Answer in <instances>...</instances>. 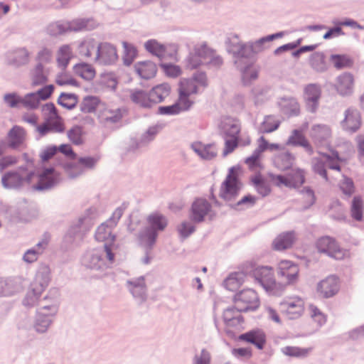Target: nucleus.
<instances>
[{"mask_svg":"<svg viewBox=\"0 0 364 364\" xmlns=\"http://www.w3.org/2000/svg\"><path fill=\"white\" fill-rule=\"evenodd\" d=\"M363 202L360 197L355 196L354 197L351 208H350V214L351 217L358 221H361L363 219Z\"/></svg>","mask_w":364,"mask_h":364,"instance_id":"nucleus-47","label":"nucleus"},{"mask_svg":"<svg viewBox=\"0 0 364 364\" xmlns=\"http://www.w3.org/2000/svg\"><path fill=\"white\" fill-rule=\"evenodd\" d=\"M316 247L320 253H323L336 259H343L348 256V252L341 247L338 242L329 236L318 238L316 242Z\"/></svg>","mask_w":364,"mask_h":364,"instance_id":"nucleus-6","label":"nucleus"},{"mask_svg":"<svg viewBox=\"0 0 364 364\" xmlns=\"http://www.w3.org/2000/svg\"><path fill=\"white\" fill-rule=\"evenodd\" d=\"M280 112L287 117L298 116L300 114V105L294 97H282L278 100Z\"/></svg>","mask_w":364,"mask_h":364,"instance_id":"nucleus-24","label":"nucleus"},{"mask_svg":"<svg viewBox=\"0 0 364 364\" xmlns=\"http://www.w3.org/2000/svg\"><path fill=\"white\" fill-rule=\"evenodd\" d=\"M171 92V86L168 83H161L154 87L150 91L152 105L163 102Z\"/></svg>","mask_w":364,"mask_h":364,"instance_id":"nucleus-34","label":"nucleus"},{"mask_svg":"<svg viewBox=\"0 0 364 364\" xmlns=\"http://www.w3.org/2000/svg\"><path fill=\"white\" fill-rule=\"evenodd\" d=\"M203 63H204L203 60H201V59L194 53L193 50L189 53L186 60V66L190 70L196 69Z\"/></svg>","mask_w":364,"mask_h":364,"instance_id":"nucleus-64","label":"nucleus"},{"mask_svg":"<svg viewBox=\"0 0 364 364\" xmlns=\"http://www.w3.org/2000/svg\"><path fill=\"white\" fill-rule=\"evenodd\" d=\"M246 275L243 272H233L224 281V287L229 291H235L245 282Z\"/></svg>","mask_w":364,"mask_h":364,"instance_id":"nucleus-39","label":"nucleus"},{"mask_svg":"<svg viewBox=\"0 0 364 364\" xmlns=\"http://www.w3.org/2000/svg\"><path fill=\"white\" fill-rule=\"evenodd\" d=\"M131 286V292L135 297L144 298L145 295L146 287L144 280L143 279H139L137 282H129Z\"/></svg>","mask_w":364,"mask_h":364,"instance_id":"nucleus-61","label":"nucleus"},{"mask_svg":"<svg viewBox=\"0 0 364 364\" xmlns=\"http://www.w3.org/2000/svg\"><path fill=\"white\" fill-rule=\"evenodd\" d=\"M243 311L238 310L234 307L226 309L223 315V321L227 327L232 328L240 326L243 322V317L241 315Z\"/></svg>","mask_w":364,"mask_h":364,"instance_id":"nucleus-32","label":"nucleus"},{"mask_svg":"<svg viewBox=\"0 0 364 364\" xmlns=\"http://www.w3.org/2000/svg\"><path fill=\"white\" fill-rule=\"evenodd\" d=\"M122 45L124 48L123 62L125 65L129 66L136 58L137 50L132 44L127 42H123Z\"/></svg>","mask_w":364,"mask_h":364,"instance_id":"nucleus-48","label":"nucleus"},{"mask_svg":"<svg viewBox=\"0 0 364 364\" xmlns=\"http://www.w3.org/2000/svg\"><path fill=\"white\" fill-rule=\"evenodd\" d=\"M256 191L262 197L268 196L271 192L269 185L265 181L261 174H255L250 178Z\"/></svg>","mask_w":364,"mask_h":364,"instance_id":"nucleus-43","label":"nucleus"},{"mask_svg":"<svg viewBox=\"0 0 364 364\" xmlns=\"http://www.w3.org/2000/svg\"><path fill=\"white\" fill-rule=\"evenodd\" d=\"M281 311L286 314L289 318L294 319L299 318L304 311L305 302L299 296H293L287 298L280 303Z\"/></svg>","mask_w":364,"mask_h":364,"instance_id":"nucleus-18","label":"nucleus"},{"mask_svg":"<svg viewBox=\"0 0 364 364\" xmlns=\"http://www.w3.org/2000/svg\"><path fill=\"white\" fill-rule=\"evenodd\" d=\"M31 55V52L26 47H18L7 51L4 60L7 65L19 68L29 64Z\"/></svg>","mask_w":364,"mask_h":364,"instance_id":"nucleus-15","label":"nucleus"},{"mask_svg":"<svg viewBox=\"0 0 364 364\" xmlns=\"http://www.w3.org/2000/svg\"><path fill=\"white\" fill-rule=\"evenodd\" d=\"M296 240L294 232H285L279 234L273 241L275 250H284L291 248Z\"/></svg>","mask_w":364,"mask_h":364,"instance_id":"nucleus-31","label":"nucleus"},{"mask_svg":"<svg viewBox=\"0 0 364 364\" xmlns=\"http://www.w3.org/2000/svg\"><path fill=\"white\" fill-rule=\"evenodd\" d=\"M76 75L86 80H91L95 76V70L93 66L87 63H80L73 67Z\"/></svg>","mask_w":364,"mask_h":364,"instance_id":"nucleus-40","label":"nucleus"},{"mask_svg":"<svg viewBox=\"0 0 364 364\" xmlns=\"http://www.w3.org/2000/svg\"><path fill=\"white\" fill-rule=\"evenodd\" d=\"M73 57V50L70 46L65 44L59 47L56 54L58 66L65 70Z\"/></svg>","mask_w":364,"mask_h":364,"instance_id":"nucleus-38","label":"nucleus"},{"mask_svg":"<svg viewBox=\"0 0 364 364\" xmlns=\"http://www.w3.org/2000/svg\"><path fill=\"white\" fill-rule=\"evenodd\" d=\"M93 59L94 61L99 65H114L118 60L117 48L109 43H100L98 44L97 52Z\"/></svg>","mask_w":364,"mask_h":364,"instance_id":"nucleus-16","label":"nucleus"},{"mask_svg":"<svg viewBox=\"0 0 364 364\" xmlns=\"http://www.w3.org/2000/svg\"><path fill=\"white\" fill-rule=\"evenodd\" d=\"M269 43L267 36L248 43H237L232 45L231 52L233 55L252 58L253 54L260 53L266 49Z\"/></svg>","mask_w":364,"mask_h":364,"instance_id":"nucleus-9","label":"nucleus"},{"mask_svg":"<svg viewBox=\"0 0 364 364\" xmlns=\"http://www.w3.org/2000/svg\"><path fill=\"white\" fill-rule=\"evenodd\" d=\"M234 305L238 310L244 312L255 311L260 305L258 294L252 289H244L235 294L233 298Z\"/></svg>","mask_w":364,"mask_h":364,"instance_id":"nucleus-5","label":"nucleus"},{"mask_svg":"<svg viewBox=\"0 0 364 364\" xmlns=\"http://www.w3.org/2000/svg\"><path fill=\"white\" fill-rule=\"evenodd\" d=\"M208 85V78L204 72H197L191 78L182 79L180 81L178 92L192 95L204 90Z\"/></svg>","mask_w":364,"mask_h":364,"instance_id":"nucleus-7","label":"nucleus"},{"mask_svg":"<svg viewBox=\"0 0 364 364\" xmlns=\"http://www.w3.org/2000/svg\"><path fill=\"white\" fill-rule=\"evenodd\" d=\"M178 99L176 102L181 112L186 111L191 108L193 104V100H191L189 95L178 92Z\"/></svg>","mask_w":364,"mask_h":364,"instance_id":"nucleus-60","label":"nucleus"},{"mask_svg":"<svg viewBox=\"0 0 364 364\" xmlns=\"http://www.w3.org/2000/svg\"><path fill=\"white\" fill-rule=\"evenodd\" d=\"M193 51L204 63H205L213 52L205 43L196 46L193 48Z\"/></svg>","mask_w":364,"mask_h":364,"instance_id":"nucleus-62","label":"nucleus"},{"mask_svg":"<svg viewBox=\"0 0 364 364\" xmlns=\"http://www.w3.org/2000/svg\"><path fill=\"white\" fill-rule=\"evenodd\" d=\"M362 124L360 112L355 107H348L344 111L343 119L340 122L341 129L349 134L357 132Z\"/></svg>","mask_w":364,"mask_h":364,"instance_id":"nucleus-20","label":"nucleus"},{"mask_svg":"<svg viewBox=\"0 0 364 364\" xmlns=\"http://www.w3.org/2000/svg\"><path fill=\"white\" fill-rule=\"evenodd\" d=\"M54 59V50L51 46H42L36 53L34 60L36 64L46 66L53 63Z\"/></svg>","mask_w":364,"mask_h":364,"instance_id":"nucleus-37","label":"nucleus"},{"mask_svg":"<svg viewBox=\"0 0 364 364\" xmlns=\"http://www.w3.org/2000/svg\"><path fill=\"white\" fill-rule=\"evenodd\" d=\"M128 92L131 101L135 105L143 108H151L153 106L149 92L140 89H131Z\"/></svg>","mask_w":364,"mask_h":364,"instance_id":"nucleus-29","label":"nucleus"},{"mask_svg":"<svg viewBox=\"0 0 364 364\" xmlns=\"http://www.w3.org/2000/svg\"><path fill=\"white\" fill-rule=\"evenodd\" d=\"M210 211V204L203 198L196 199L191 207L190 218L196 223L202 222Z\"/></svg>","mask_w":364,"mask_h":364,"instance_id":"nucleus-26","label":"nucleus"},{"mask_svg":"<svg viewBox=\"0 0 364 364\" xmlns=\"http://www.w3.org/2000/svg\"><path fill=\"white\" fill-rule=\"evenodd\" d=\"M41 112L44 122L36 127V131L41 135L48 133L61 134L65 130L63 118L59 115L53 103L49 102L43 105Z\"/></svg>","mask_w":364,"mask_h":364,"instance_id":"nucleus-1","label":"nucleus"},{"mask_svg":"<svg viewBox=\"0 0 364 364\" xmlns=\"http://www.w3.org/2000/svg\"><path fill=\"white\" fill-rule=\"evenodd\" d=\"M4 102L9 107H17L21 104V97L16 92L6 93L4 95Z\"/></svg>","mask_w":364,"mask_h":364,"instance_id":"nucleus-63","label":"nucleus"},{"mask_svg":"<svg viewBox=\"0 0 364 364\" xmlns=\"http://www.w3.org/2000/svg\"><path fill=\"white\" fill-rule=\"evenodd\" d=\"M50 70L44 65L36 64L30 70L29 77L33 86L46 84L48 80Z\"/></svg>","mask_w":364,"mask_h":364,"instance_id":"nucleus-28","label":"nucleus"},{"mask_svg":"<svg viewBox=\"0 0 364 364\" xmlns=\"http://www.w3.org/2000/svg\"><path fill=\"white\" fill-rule=\"evenodd\" d=\"M309 314L311 318L320 326L326 321V316L314 304L309 305Z\"/></svg>","mask_w":364,"mask_h":364,"instance_id":"nucleus-58","label":"nucleus"},{"mask_svg":"<svg viewBox=\"0 0 364 364\" xmlns=\"http://www.w3.org/2000/svg\"><path fill=\"white\" fill-rule=\"evenodd\" d=\"M95 238L99 242H105L104 251L106 252L107 259L112 262L114 259V255L112 252L115 236L112 235L111 228L108 225L102 223L96 231Z\"/></svg>","mask_w":364,"mask_h":364,"instance_id":"nucleus-19","label":"nucleus"},{"mask_svg":"<svg viewBox=\"0 0 364 364\" xmlns=\"http://www.w3.org/2000/svg\"><path fill=\"white\" fill-rule=\"evenodd\" d=\"M40 100L36 92H31L21 97V104L27 109H33L38 107Z\"/></svg>","mask_w":364,"mask_h":364,"instance_id":"nucleus-54","label":"nucleus"},{"mask_svg":"<svg viewBox=\"0 0 364 364\" xmlns=\"http://www.w3.org/2000/svg\"><path fill=\"white\" fill-rule=\"evenodd\" d=\"M340 289L339 279L331 275L321 280L316 287V291L323 298H329L336 295Z\"/></svg>","mask_w":364,"mask_h":364,"instance_id":"nucleus-21","label":"nucleus"},{"mask_svg":"<svg viewBox=\"0 0 364 364\" xmlns=\"http://www.w3.org/2000/svg\"><path fill=\"white\" fill-rule=\"evenodd\" d=\"M54 309L44 307L41 309L37 314L35 328L39 333H44L48 328L52 320V317L55 315Z\"/></svg>","mask_w":364,"mask_h":364,"instance_id":"nucleus-27","label":"nucleus"},{"mask_svg":"<svg viewBox=\"0 0 364 364\" xmlns=\"http://www.w3.org/2000/svg\"><path fill=\"white\" fill-rule=\"evenodd\" d=\"M192 148L200 157L205 159H213L217 154L215 147L211 144L205 145L200 142H196L192 145Z\"/></svg>","mask_w":364,"mask_h":364,"instance_id":"nucleus-41","label":"nucleus"},{"mask_svg":"<svg viewBox=\"0 0 364 364\" xmlns=\"http://www.w3.org/2000/svg\"><path fill=\"white\" fill-rule=\"evenodd\" d=\"M316 200L314 191L308 188H304L300 193L299 201L302 208H308L311 206Z\"/></svg>","mask_w":364,"mask_h":364,"instance_id":"nucleus-49","label":"nucleus"},{"mask_svg":"<svg viewBox=\"0 0 364 364\" xmlns=\"http://www.w3.org/2000/svg\"><path fill=\"white\" fill-rule=\"evenodd\" d=\"M270 181L276 186H285L296 188L301 186L306 178L304 170L299 168H291L286 176L269 174Z\"/></svg>","mask_w":364,"mask_h":364,"instance_id":"nucleus-3","label":"nucleus"},{"mask_svg":"<svg viewBox=\"0 0 364 364\" xmlns=\"http://www.w3.org/2000/svg\"><path fill=\"white\" fill-rule=\"evenodd\" d=\"M279 124V121L274 116H266L259 127V131L262 134L270 133L276 130Z\"/></svg>","mask_w":364,"mask_h":364,"instance_id":"nucleus-45","label":"nucleus"},{"mask_svg":"<svg viewBox=\"0 0 364 364\" xmlns=\"http://www.w3.org/2000/svg\"><path fill=\"white\" fill-rule=\"evenodd\" d=\"M233 55L235 65L241 73L243 83L248 85L252 81L255 80L258 77V71L253 66L252 58H246L240 55Z\"/></svg>","mask_w":364,"mask_h":364,"instance_id":"nucleus-12","label":"nucleus"},{"mask_svg":"<svg viewBox=\"0 0 364 364\" xmlns=\"http://www.w3.org/2000/svg\"><path fill=\"white\" fill-rule=\"evenodd\" d=\"M68 32L66 21H56L47 28V33L53 36L62 35Z\"/></svg>","mask_w":364,"mask_h":364,"instance_id":"nucleus-52","label":"nucleus"},{"mask_svg":"<svg viewBox=\"0 0 364 364\" xmlns=\"http://www.w3.org/2000/svg\"><path fill=\"white\" fill-rule=\"evenodd\" d=\"M58 103L68 109H73L77 103V98L75 94L62 92L58 99Z\"/></svg>","mask_w":364,"mask_h":364,"instance_id":"nucleus-46","label":"nucleus"},{"mask_svg":"<svg viewBox=\"0 0 364 364\" xmlns=\"http://www.w3.org/2000/svg\"><path fill=\"white\" fill-rule=\"evenodd\" d=\"M144 48L149 53L159 58H163L165 55V46L155 39H151L145 42Z\"/></svg>","mask_w":364,"mask_h":364,"instance_id":"nucleus-44","label":"nucleus"},{"mask_svg":"<svg viewBox=\"0 0 364 364\" xmlns=\"http://www.w3.org/2000/svg\"><path fill=\"white\" fill-rule=\"evenodd\" d=\"M50 282V271L48 267H43L38 271L36 277L31 285L33 296H28L26 298V304L33 305L44 291Z\"/></svg>","mask_w":364,"mask_h":364,"instance_id":"nucleus-11","label":"nucleus"},{"mask_svg":"<svg viewBox=\"0 0 364 364\" xmlns=\"http://www.w3.org/2000/svg\"><path fill=\"white\" fill-rule=\"evenodd\" d=\"M136 73L144 79H150L155 76L157 68L155 63L151 61L138 62L134 65Z\"/></svg>","mask_w":364,"mask_h":364,"instance_id":"nucleus-36","label":"nucleus"},{"mask_svg":"<svg viewBox=\"0 0 364 364\" xmlns=\"http://www.w3.org/2000/svg\"><path fill=\"white\" fill-rule=\"evenodd\" d=\"M20 171L21 173L16 171L5 173L1 178L3 186L9 188H16L31 183L34 177V173L28 172L22 168Z\"/></svg>","mask_w":364,"mask_h":364,"instance_id":"nucleus-14","label":"nucleus"},{"mask_svg":"<svg viewBox=\"0 0 364 364\" xmlns=\"http://www.w3.org/2000/svg\"><path fill=\"white\" fill-rule=\"evenodd\" d=\"M310 134L312 136H328L332 131L329 125L326 124H314L311 126Z\"/></svg>","mask_w":364,"mask_h":364,"instance_id":"nucleus-51","label":"nucleus"},{"mask_svg":"<svg viewBox=\"0 0 364 364\" xmlns=\"http://www.w3.org/2000/svg\"><path fill=\"white\" fill-rule=\"evenodd\" d=\"M55 82L59 85H72L78 86V83L75 79H74L68 73L63 70L62 72L59 73L55 78Z\"/></svg>","mask_w":364,"mask_h":364,"instance_id":"nucleus-55","label":"nucleus"},{"mask_svg":"<svg viewBox=\"0 0 364 364\" xmlns=\"http://www.w3.org/2000/svg\"><path fill=\"white\" fill-rule=\"evenodd\" d=\"M241 186L238 178V168L232 167L220 186V197L225 200H232L238 196Z\"/></svg>","mask_w":364,"mask_h":364,"instance_id":"nucleus-4","label":"nucleus"},{"mask_svg":"<svg viewBox=\"0 0 364 364\" xmlns=\"http://www.w3.org/2000/svg\"><path fill=\"white\" fill-rule=\"evenodd\" d=\"M311 67L318 73L325 72L327 68V63L325 60V55L322 52H315L311 55L309 59Z\"/></svg>","mask_w":364,"mask_h":364,"instance_id":"nucleus-42","label":"nucleus"},{"mask_svg":"<svg viewBox=\"0 0 364 364\" xmlns=\"http://www.w3.org/2000/svg\"><path fill=\"white\" fill-rule=\"evenodd\" d=\"M311 350V348H302L296 346H286L282 349L284 355L297 358L306 357Z\"/></svg>","mask_w":364,"mask_h":364,"instance_id":"nucleus-50","label":"nucleus"},{"mask_svg":"<svg viewBox=\"0 0 364 364\" xmlns=\"http://www.w3.org/2000/svg\"><path fill=\"white\" fill-rule=\"evenodd\" d=\"M218 129L219 134L224 136H238L241 133V123L235 118L225 117L220 119Z\"/></svg>","mask_w":364,"mask_h":364,"instance_id":"nucleus-23","label":"nucleus"},{"mask_svg":"<svg viewBox=\"0 0 364 364\" xmlns=\"http://www.w3.org/2000/svg\"><path fill=\"white\" fill-rule=\"evenodd\" d=\"M89 23L90 20L84 18L75 19L72 21H66L68 32L80 31L83 29L89 28Z\"/></svg>","mask_w":364,"mask_h":364,"instance_id":"nucleus-56","label":"nucleus"},{"mask_svg":"<svg viewBox=\"0 0 364 364\" xmlns=\"http://www.w3.org/2000/svg\"><path fill=\"white\" fill-rule=\"evenodd\" d=\"M255 104L259 105L268 100V89L266 87H257L252 90Z\"/></svg>","mask_w":364,"mask_h":364,"instance_id":"nucleus-57","label":"nucleus"},{"mask_svg":"<svg viewBox=\"0 0 364 364\" xmlns=\"http://www.w3.org/2000/svg\"><path fill=\"white\" fill-rule=\"evenodd\" d=\"M127 109L123 107H103L100 109L98 118L101 124L107 127L115 128L121 122Z\"/></svg>","mask_w":364,"mask_h":364,"instance_id":"nucleus-17","label":"nucleus"},{"mask_svg":"<svg viewBox=\"0 0 364 364\" xmlns=\"http://www.w3.org/2000/svg\"><path fill=\"white\" fill-rule=\"evenodd\" d=\"M277 275L282 279L284 287L296 283L299 277V268L297 264L288 260H281L277 267Z\"/></svg>","mask_w":364,"mask_h":364,"instance_id":"nucleus-10","label":"nucleus"},{"mask_svg":"<svg viewBox=\"0 0 364 364\" xmlns=\"http://www.w3.org/2000/svg\"><path fill=\"white\" fill-rule=\"evenodd\" d=\"M239 339L247 343H252L257 348L262 349L266 343V336L263 331L259 329L252 330L241 334Z\"/></svg>","mask_w":364,"mask_h":364,"instance_id":"nucleus-30","label":"nucleus"},{"mask_svg":"<svg viewBox=\"0 0 364 364\" xmlns=\"http://www.w3.org/2000/svg\"><path fill=\"white\" fill-rule=\"evenodd\" d=\"M97 42L91 38L83 39L79 43L77 50L80 56L85 59L92 57L93 53H97L98 49Z\"/></svg>","mask_w":364,"mask_h":364,"instance_id":"nucleus-33","label":"nucleus"},{"mask_svg":"<svg viewBox=\"0 0 364 364\" xmlns=\"http://www.w3.org/2000/svg\"><path fill=\"white\" fill-rule=\"evenodd\" d=\"M279 146L278 144H269L264 138H260L259 140V149L245 160V163L250 171L255 172L256 174H260V172L264 169L261 152L266 149H277Z\"/></svg>","mask_w":364,"mask_h":364,"instance_id":"nucleus-13","label":"nucleus"},{"mask_svg":"<svg viewBox=\"0 0 364 364\" xmlns=\"http://www.w3.org/2000/svg\"><path fill=\"white\" fill-rule=\"evenodd\" d=\"M99 100L96 97H86L80 105V110L85 113H91L96 109Z\"/></svg>","mask_w":364,"mask_h":364,"instance_id":"nucleus-59","label":"nucleus"},{"mask_svg":"<svg viewBox=\"0 0 364 364\" xmlns=\"http://www.w3.org/2000/svg\"><path fill=\"white\" fill-rule=\"evenodd\" d=\"M59 179L58 173L53 168L44 169L38 176V187L47 188L55 184Z\"/></svg>","mask_w":364,"mask_h":364,"instance_id":"nucleus-35","label":"nucleus"},{"mask_svg":"<svg viewBox=\"0 0 364 364\" xmlns=\"http://www.w3.org/2000/svg\"><path fill=\"white\" fill-rule=\"evenodd\" d=\"M331 61L337 69L350 67L353 63L348 56L342 55H332L331 56Z\"/></svg>","mask_w":364,"mask_h":364,"instance_id":"nucleus-53","label":"nucleus"},{"mask_svg":"<svg viewBox=\"0 0 364 364\" xmlns=\"http://www.w3.org/2000/svg\"><path fill=\"white\" fill-rule=\"evenodd\" d=\"M148 223L151 229L146 230L141 235V240L146 245H152L157 237L156 230H163L167 225V220L159 213H153L148 217Z\"/></svg>","mask_w":364,"mask_h":364,"instance_id":"nucleus-8","label":"nucleus"},{"mask_svg":"<svg viewBox=\"0 0 364 364\" xmlns=\"http://www.w3.org/2000/svg\"><path fill=\"white\" fill-rule=\"evenodd\" d=\"M354 78L352 74L343 73L336 77L335 89L341 96H348L353 92Z\"/></svg>","mask_w":364,"mask_h":364,"instance_id":"nucleus-25","label":"nucleus"},{"mask_svg":"<svg viewBox=\"0 0 364 364\" xmlns=\"http://www.w3.org/2000/svg\"><path fill=\"white\" fill-rule=\"evenodd\" d=\"M251 274L267 291L277 293L284 289L283 284L276 281L274 270L270 267L262 266L255 267L252 269Z\"/></svg>","mask_w":364,"mask_h":364,"instance_id":"nucleus-2","label":"nucleus"},{"mask_svg":"<svg viewBox=\"0 0 364 364\" xmlns=\"http://www.w3.org/2000/svg\"><path fill=\"white\" fill-rule=\"evenodd\" d=\"M321 87L317 84H309L304 88V98L309 112H315L319 105Z\"/></svg>","mask_w":364,"mask_h":364,"instance_id":"nucleus-22","label":"nucleus"}]
</instances>
